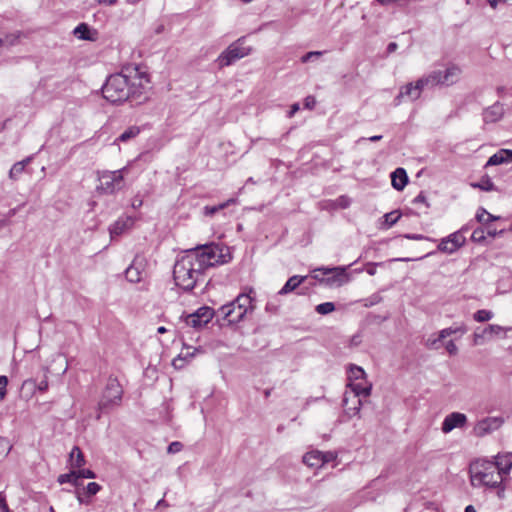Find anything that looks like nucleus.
<instances>
[{
	"label": "nucleus",
	"instance_id": "f257e3e1",
	"mask_svg": "<svg viewBox=\"0 0 512 512\" xmlns=\"http://www.w3.org/2000/svg\"><path fill=\"white\" fill-rule=\"evenodd\" d=\"M148 83L149 75L146 71L138 65H127L106 79L102 94L113 104L129 102L131 105H140L148 99Z\"/></svg>",
	"mask_w": 512,
	"mask_h": 512
},
{
	"label": "nucleus",
	"instance_id": "f03ea898",
	"mask_svg": "<svg viewBox=\"0 0 512 512\" xmlns=\"http://www.w3.org/2000/svg\"><path fill=\"white\" fill-rule=\"evenodd\" d=\"M198 262L194 251H186V254L177 259L173 267L175 284L182 290L189 292L197 286L205 283L206 272Z\"/></svg>",
	"mask_w": 512,
	"mask_h": 512
},
{
	"label": "nucleus",
	"instance_id": "7ed1b4c3",
	"mask_svg": "<svg viewBox=\"0 0 512 512\" xmlns=\"http://www.w3.org/2000/svg\"><path fill=\"white\" fill-rule=\"evenodd\" d=\"M471 482L473 485L487 486L491 488H499L497 494L500 498L504 496L505 488L501 486L503 476L498 471L497 466L492 462H484L475 464L470 467Z\"/></svg>",
	"mask_w": 512,
	"mask_h": 512
},
{
	"label": "nucleus",
	"instance_id": "20e7f679",
	"mask_svg": "<svg viewBox=\"0 0 512 512\" xmlns=\"http://www.w3.org/2000/svg\"><path fill=\"white\" fill-rule=\"evenodd\" d=\"M189 251L195 252L197 260L202 264L201 266L205 272L211 267L228 262L226 255L222 253V249L214 243L205 244Z\"/></svg>",
	"mask_w": 512,
	"mask_h": 512
},
{
	"label": "nucleus",
	"instance_id": "39448f33",
	"mask_svg": "<svg viewBox=\"0 0 512 512\" xmlns=\"http://www.w3.org/2000/svg\"><path fill=\"white\" fill-rule=\"evenodd\" d=\"M246 38L240 37L231 43L216 59L219 68H224L234 64L236 61L248 56L252 52V47L246 46Z\"/></svg>",
	"mask_w": 512,
	"mask_h": 512
},
{
	"label": "nucleus",
	"instance_id": "423d86ee",
	"mask_svg": "<svg viewBox=\"0 0 512 512\" xmlns=\"http://www.w3.org/2000/svg\"><path fill=\"white\" fill-rule=\"evenodd\" d=\"M126 168L116 171H105L99 176L97 191L103 194H113L123 187V171Z\"/></svg>",
	"mask_w": 512,
	"mask_h": 512
},
{
	"label": "nucleus",
	"instance_id": "0eeeda50",
	"mask_svg": "<svg viewBox=\"0 0 512 512\" xmlns=\"http://www.w3.org/2000/svg\"><path fill=\"white\" fill-rule=\"evenodd\" d=\"M123 389L116 378H109L99 402V408L105 410L121 403Z\"/></svg>",
	"mask_w": 512,
	"mask_h": 512
},
{
	"label": "nucleus",
	"instance_id": "6e6552de",
	"mask_svg": "<svg viewBox=\"0 0 512 512\" xmlns=\"http://www.w3.org/2000/svg\"><path fill=\"white\" fill-rule=\"evenodd\" d=\"M430 86L427 76L418 79L415 83H408L400 88L399 94L395 97V105H399L403 98L411 101L417 100L425 87Z\"/></svg>",
	"mask_w": 512,
	"mask_h": 512
},
{
	"label": "nucleus",
	"instance_id": "1a4fd4ad",
	"mask_svg": "<svg viewBox=\"0 0 512 512\" xmlns=\"http://www.w3.org/2000/svg\"><path fill=\"white\" fill-rule=\"evenodd\" d=\"M461 70L459 67L452 65L447 67L444 71H433L429 75H427L430 87L436 85H452L458 81Z\"/></svg>",
	"mask_w": 512,
	"mask_h": 512
},
{
	"label": "nucleus",
	"instance_id": "9d476101",
	"mask_svg": "<svg viewBox=\"0 0 512 512\" xmlns=\"http://www.w3.org/2000/svg\"><path fill=\"white\" fill-rule=\"evenodd\" d=\"M349 387L351 388V390L354 393L353 394V400L355 402V406L354 407H347V404H348V398L347 397H345L343 399V405L346 407L347 414L350 417H352V416L357 415L359 413V411H360V407L362 405V401L359 398V396H364V397L369 396L370 392H371V386H364L361 383H353V382H351L349 384Z\"/></svg>",
	"mask_w": 512,
	"mask_h": 512
},
{
	"label": "nucleus",
	"instance_id": "9b49d317",
	"mask_svg": "<svg viewBox=\"0 0 512 512\" xmlns=\"http://www.w3.org/2000/svg\"><path fill=\"white\" fill-rule=\"evenodd\" d=\"M214 315V309L208 306H202L194 313L187 315L185 322L188 326L198 329L209 323Z\"/></svg>",
	"mask_w": 512,
	"mask_h": 512
},
{
	"label": "nucleus",
	"instance_id": "f8f14e48",
	"mask_svg": "<svg viewBox=\"0 0 512 512\" xmlns=\"http://www.w3.org/2000/svg\"><path fill=\"white\" fill-rule=\"evenodd\" d=\"M466 238L462 235L461 231H456L445 238H442L437 246V249L446 254H453L459 248L464 246Z\"/></svg>",
	"mask_w": 512,
	"mask_h": 512
},
{
	"label": "nucleus",
	"instance_id": "ddd939ff",
	"mask_svg": "<svg viewBox=\"0 0 512 512\" xmlns=\"http://www.w3.org/2000/svg\"><path fill=\"white\" fill-rule=\"evenodd\" d=\"M146 265V258L143 255L137 254L125 270L126 279L131 283H139L142 280Z\"/></svg>",
	"mask_w": 512,
	"mask_h": 512
},
{
	"label": "nucleus",
	"instance_id": "4468645a",
	"mask_svg": "<svg viewBox=\"0 0 512 512\" xmlns=\"http://www.w3.org/2000/svg\"><path fill=\"white\" fill-rule=\"evenodd\" d=\"M503 423L502 417H486L475 424L473 431L477 437H483L498 430Z\"/></svg>",
	"mask_w": 512,
	"mask_h": 512
},
{
	"label": "nucleus",
	"instance_id": "2eb2a0df",
	"mask_svg": "<svg viewBox=\"0 0 512 512\" xmlns=\"http://www.w3.org/2000/svg\"><path fill=\"white\" fill-rule=\"evenodd\" d=\"M218 313L230 324L239 323L247 315L246 309L238 307L234 301L221 306Z\"/></svg>",
	"mask_w": 512,
	"mask_h": 512
},
{
	"label": "nucleus",
	"instance_id": "dca6fc26",
	"mask_svg": "<svg viewBox=\"0 0 512 512\" xmlns=\"http://www.w3.org/2000/svg\"><path fill=\"white\" fill-rule=\"evenodd\" d=\"M467 422L465 414L460 412H452L448 414L442 422V431L449 433L455 428L463 427Z\"/></svg>",
	"mask_w": 512,
	"mask_h": 512
},
{
	"label": "nucleus",
	"instance_id": "f3484780",
	"mask_svg": "<svg viewBox=\"0 0 512 512\" xmlns=\"http://www.w3.org/2000/svg\"><path fill=\"white\" fill-rule=\"evenodd\" d=\"M503 116L504 107L503 104L498 101L485 108L482 112L483 121L486 124L498 122L503 118Z\"/></svg>",
	"mask_w": 512,
	"mask_h": 512
},
{
	"label": "nucleus",
	"instance_id": "a211bd4d",
	"mask_svg": "<svg viewBox=\"0 0 512 512\" xmlns=\"http://www.w3.org/2000/svg\"><path fill=\"white\" fill-rule=\"evenodd\" d=\"M328 462L329 459H325L324 453L318 450L307 452L303 456V463L309 467H321L323 464Z\"/></svg>",
	"mask_w": 512,
	"mask_h": 512
},
{
	"label": "nucleus",
	"instance_id": "6ab92c4d",
	"mask_svg": "<svg viewBox=\"0 0 512 512\" xmlns=\"http://www.w3.org/2000/svg\"><path fill=\"white\" fill-rule=\"evenodd\" d=\"M348 267H334V268H318V271H322L324 274H329L334 272L335 275L328 279L329 282H337L339 285L343 283H347L349 281V276L346 273Z\"/></svg>",
	"mask_w": 512,
	"mask_h": 512
},
{
	"label": "nucleus",
	"instance_id": "aec40b11",
	"mask_svg": "<svg viewBox=\"0 0 512 512\" xmlns=\"http://www.w3.org/2000/svg\"><path fill=\"white\" fill-rule=\"evenodd\" d=\"M503 163H512V150L500 149L489 157L486 166L500 165Z\"/></svg>",
	"mask_w": 512,
	"mask_h": 512
},
{
	"label": "nucleus",
	"instance_id": "412c9836",
	"mask_svg": "<svg viewBox=\"0 0 512 512\" xmlns=\"http://www.w3.org/2000/svg\"><path fill=\"white\" fill-rule=\"evenodd\" d=\"M408 175L404 168H397L391 174V182L394 189L401 191L408 183Z\"/></svg>",
	"mask_w": 512,
	"mask_h": 512
},
{
	"label": "nucleus",
	"instance_id": "4be33fe9",
	"mask_svg": "<svg viewBox=\"0 0 512 512\" xmlns=\"http://www.w3.org/2000/svg\"><path fill=\"white\" fill-rule=\"evenodd\" d=\"M497 466L498 471L501 472V475L504 477L508 475L512 468V453H506L504 455H498L496 457V462L493 463Z\"/></svg>",
	"mask_w": 512,
	"mask_h": 512
},
{
	"label": "nucleus",
	"instance_id": "5701e85b",
	"mask_svg": "<svg viewBox=\"0 0 512 512\" xmlns=\"http://www.w3.org/2000/svg\"><path fill=\"white\" fill-rule=\"evenodd\" d=\"M307 276H299L294 275L291 276L284 286L279 290L278 295H286L288 293L293 292L296 288H298L305 280Z\"/></svg>",
	"mask_w": 512,
	"mask_h": 512
},
{
	"label": "nucleus",
	"instance_id": "b1692460",
	"mask_svg": "<svg viewBox=\"0 0 512 512\" xmlns=\"http://www.w3.org/2000/svg\"><path fill=\"white\" fill-rule=\"evenodd\" d=\"M251 293H254V290L252 288H249V292L246 293H240L233 301L235 304L242 308L246 309V312H252L254 309V306L252 304L253 298L251 297Z\"/></svg>",
	"mask_w": 512,
	"mask_h": 512
},
{
	"label": "nucleus",
	"instance_id": "393cba45",
	"mask_svg": "<svg viewBox=\"0 0 512 512\" xmlns=\"http://www.w3.org/2000/svg\"><path fill=\"white\" fill-rule=\"evenodd\" d=\"M73 34L78 39L94 41L96 40L95 35L97 32L95 30L92 31L87 23H80L77 27H75Z\"/></svg>",
	"mask_w": 512,
	"mask_h": 512
},
{
	"label": "nucleus",
	"instance_id": "a878e982",
	"mask_svg": "<svg viewBox=\"0 0 512 512\" xmlns=\"http://www.w3.org/2000/svg\"><path fill=\"white\" fill-rule=\"evenodd\" d=\"M70 463L75 470L85 465V457L83 452L78 446H74L69 455Z\"/></svg>",
	"mask_w": 512,
	"mask_h": 512
},
{
	"label": "nucleus",
	"instance_id": "bb28decb",
	"mask_svg": "<svg viewBox=\"0 0 512 512\" xmlns=\"http://www.w3.org/2000/svg\"><path fill=\"white\" fill-rule=\"evenodd\" d=\"M237 202L236 198H230L227 201L220 203L218 205L213 206H204L203 207V214L208 217L214 216L217 212L224 210L225 208L229 207L232 204H235Z\"/></svg>",
	"mask_w": 512,
	"mask_h": 512
},
{
	"label": "nucleus",
	"instance_id": "cd10ccee",
	"mask_svg": "<svg viewBox=\"0 0 512 512\" xmlns=\"http://www.w3.org/2000/svg\"><path fill=\"white\" fill-rule=\"evenodd\" d=\"M141 130L142 128L140 126H130L116 138L115 142L126 143L131 139L136 138L140 134Z\"/></svg>",
	"mask_w": 512,
	"mask_h": 512
},
{
	"label": "nucleus",
	"instance_id": "c85d7f7f",
	"mask_svg": "<svg viewBox=\"0 0 512 512\" xmlns=\"http://www.w3.org/2000/svg\"><path fill=\"white\" fill-rule=\"evenodd\" d=\"M131 223L130 218H127L126 220H117L109 228L111 237L114 238L116 236H120L129 227V225H131Z\"/></svg>",
	"mask_w": 512,
	"mask_h": 512
},
{
	"label": "nucleus",
	"instance_id": "c756f323",
	"mask_svg": "<svg viewBox=\"0 0 512 512\" xmlns=\"http://www.w3.org/2000/svg\"><path fill=\"white\" fill-rule=\"evenodd\" d=\"M57 481L60 484L71 483L76 487V489L82 485V482L77 476L76 470H71L69 473L59 475Z\"/></svg>",
	"mask_w": 512,
	"mask_h": 512
},
{
	"label": "nucleus",
	"instance_id": "7c9ffc66",
	"mask_svg": "<svg viewBox=\"0 0 512 512\" xmlns=\"http://www.w3.org/2000/svg\"><path fill=\"white\" fill-rule=\"evenodd\" d=\"M471 186L473 188H477V189H480L482 191H487V192L496 190L494 183L487 175L483 176L480 179V181L471 183Z\"/></svg>",
	"mask_w": 512,
	"mask_h": 512
},
{
	"label": "nucleus",
	"instance_id": "2f4dec72",
	"mask_svg": "<svg viewBox=\"0 0 512 512\" xmlns=\"http://www.w3.org/2000/svg\"><path fill=\"white\" fill-rule=\"evenodd\" d=\"M31 157H27L26 159L16 162L9 171V176L11 179H17L20 174L24 171L26 165L31 161Z\"/></svg>",
	"mask_w": 512,
	"mask_h": 512
},
{
	"label": "nucleus",
	"instance_id": "473e14b6",
	"mask_svg": "<svg viewBox=\"0 0 512 512\" xmlns=\"http://www.w3.org/2000/svg\"><path fill=\"white\" fill-rule=\"evenodd\" d=\"M466 332H467V328L464 324H462L460 326H456V327H448V328L442 329L440 331V339H445L448 336L455 334V333L464 334Z\"/></svg>",
	"mask_w": 512,
	"mask_h": 512
},
{
	"label": "nucleus",
	"instance_id": "72a5a7b5",
	"mask_svg": "<svg viewBox=\"0 0 512 512\" xmlns=\"http://www.w3.org/2000/svg\"><path fill=\"white\" fill-rule=\"evenodd\" d=\"M494 314L490 310L481 309L473 314V319L477 322H486L493 318Z\"/></svg>",
	"mask_w": 512,
	"mask_h": 512
},
{
	"label": "nucleus",
	"instance_id": "f704fd0d",
	"mask_svg": "<svg viewBox=\"0 0 512 512\" xmlns=\"http://www.w3.org/2000/svg\"><path fill=\"white\" fill-rule=\"evenodd\" d=\"M315 310L318 314L326 315L335 310V304L333 302H324V303L318 304L315 307Z\"/></svg>",
	"mask_w": 512,
	"mask_h": 512
},
{
	"label": "nucleus",
	"instance_id": "c9c22d12",
	"mask_svg": "<svg viewBox=\"0 0 512 512\" xmlns=\"http://www.w3.org/2000/svg\"><path fill=\"white\" fill-rule=\"evenodd\" d=\"M365 375V371L363 368L357 365H350L349 368V379L350 380H359L362 379Z\"/></svg>",
	"mask_w": 512,
	"mask_h": 512
},
{
	"label": "nucleus",
	"instance_id": "e433bc0d",
	"mask_svg": "<svg viewBox=\"0 0 512 512\" xmlns=\"http://www.w3.org/2000/svg\"><path fill=\"white\" fill-rule=\"evenodd\" d=\"M486 237H485V230L482 227H478L473 230L471 235V240L475 243H484Z\"/></svg>",
	"mask_w": 512,
	"mask_h": 512
},
{
	"label": "nucleus",
	"instance_id": "4c0bfd02",
	"mask_svg": "<svg viewBox=\"0 0 512 512\" xmlns=\"http://www.w3.org/2000/svg\"><path fill=\"white\" fill-rule=\"evenodd\" d=\"M82 490L87 494V497H93L101 490V486L96 482H90Z\"/></svg>",
	"mask_w": 512,
	"mask_h": 512
},
{
	"label": "nucleus",
	"instance_id": "58836bf2",
	"mask_svg": "<svg viewBox=\"0 0 512 512\" xmlns=\"http://www.w3.org/2000/svg\"><path fill=\"white\" fill-rule=\"evenodd\" d=\"M75 496L80 504H91V497H87V494L83 490L79 488L75 489Z\"/></svg>",
	"mask_w": 512,
	"mask_h": 512
},
{
	"label": "nucleus",
	"instance_id": "ea45409f",
	"mask_svg": "<svg viewBox=\"0 0 512 512\" xmlns=\"http://www.w3.org/2000/svg\"><path fill=\"white\" fill-rule=\"evenodd\" d=\"M76 473H77V476L79 478V480H81L82 478H87V479H94L96 478V474L94 471L90 470V469H84V468H79L76 470Z\"/></svg>",
	"mask_w": 512,
	"mask_h": 512
},
{
	"label": "nucleus",
	"instance_id": "a19ab883",
	"mask_svg": "<svg viewBox=\"0 0 512 512\" xmlns=\"http://www.w3.org/2000/svg\"><path fill=\"white\" fill-rule=\"evenodd\" d=\"M400 216L401 215L396 214V212L386 213L384 215V218H385V223L387 224V227L393 226L400 219Z\"/></svg>",
	"mask_w": 512,
	"mask_h": 512
},
{
	"label": "nucleus",
	"instance_id": "79ce46f5",
	"mask_svg": "<svg viewBox=\"0 0 512 512\" xmlns=\"http://www.w3.org/2000/svg\"><path fill=\"white\" fill-rule=\"evenodd\" d=\"M487 214L488 212L483 207L478 208L475 215L476 221L483 225H487Z\"/></svg>",
	"mask_w": 512,
	"mask_h": 512
},
{
	"label": "nucleus",
	"instance_id": "37998d69",
	"mask_svg": "<svg viewBox=\"0 0 512 512\" xmlns=\"http://www.w3.org/2000/svg\"><path fill=\"white\" fill-rule=\"evenodd\" d=\"M8 378L7 376H0V401L4 400L7 393Z\"/></svg>",
	"mask_w": 512,
	"mask_h": 512
},
{
	"label": "nucleus",
	"instance_id": "c03bdc74",
	"mask_svg": "<svg viewBox=\"0 0 512 512\" xmlns=\"http://www.w3.org/2000/svg\"><path fill=\"white\" fill-rule=\"evenodd\" d=\"M11 447L5 438L0 437V457L4 458L8 455Z\"/></svg>",
	"mask_w": 512,
	"mask_h": 512
},
{
	"label": "nucleus",
	"instance_id": "a18cd8bd",
	"mask_svg": "<svg viewBox=\"0 0 512 512\" xmlns=\"http://www.w3.org/2000/svg\"><path fill=\"white\" fill-rule=\"evenodd\" d=\"M323 54L322 51H310L301 57L302 63H307L313 58H318Z\"/></svg>",
	"mask_w": 512,
	"mask_h": 512
},
{
	"label": "nucleus",
	"instance_id": "49530a36",
	"mask_svg": "<svg viewBox=\"0 0 512 512\" xmlns=\"http://www.w3.org/2000/svg\"><path fill=\"white\" fill-rule=\"evenodd\" d=\"M503 331V327L496 325V324H490L488 325L484 330L483 333H490V334H499Z\"/></svg>",
	"mask_w": 512,
	"mask_h": 512
},
{
	"label": "nucleus",
	"instance_id": "de8ad7c7",
	"mask_svg": "<svg viewBox=\"0 0 512 512\" xmlns=\"http://www.w3.org/2000/svg\"><path fill=\"white\" fill-rule=\"evenodd\" d=\"M182 448H183V444L181 442L174 441L169 444L167 451H168V453L174 454V453L180 452L182 450Z\"/></svg>",
	"mask_w": 512,
	"mask_h": 512
},
{
	"label": "nucleus",
	"instance_id": "09e8293b",
	"mask_svg": "<svg viewBox=\"0 0 512 512\" xmlns=\"http://www.w3.org/2000/svg\"><path fill=\"white\" fill-rule=\"evenodd\" d=\"M443 339H440V334L438 335V337L436 339H431L429 338L427 340V343H426V346L430 349H438L440 347V342L442 341Z\"/></svg>",
	"mask_w": 512,
	"mask_h": 512
},
{
	"label": "nucleus",
	"instance_id": "8fccbe9b",
	"mask_svg": "<svg viewBox=\"0 0 512 512\" xmlns=\"http://www.w3.org/2000/svg\"><path fill=\"white\" fill-rule=\"evenodd\" d=\"M445 348L450 355H456L458 353V347L453 340L448 341Z\"/></svg>",
	"mask_w": 512,
	"mask_h": 512
},
{
	"label": "nucleus",
	"instance_id": "3c124183",
	"mask_svg": "<svg viewBox=\"0 0 512 512\" xmlns=\"http://www.w3.org/2000/svg\"><path fill=\"white\" fill-rule=\"evenodd\" d=\"M316 105V100L313 96H307L304 99V107L307 109H313Z\"/></svg>",
	"mask_w": 512,
	"mask_h": 512
},
{
	"label": "nucleus",
	"instance_id": "603ef678",
	"mask_svg": "<svg viewBox=\"0 0 512 512\" xmlns=\"http://www.w3.org/2000/svg\"><path fill=\"white\" fill-rule=\"evenodd\" d=\"M413 204L424 203L428 207L427 198L423 192H420L412 201Z\"/></svg>",
	"mask_w": 512,
	"mask_h": 512
},
{
	"label": "nucleus",
	"instance_id": "864d4df0",
	"mask_svg": "<svg viewBox=\"0 0 512 512\" xmlns=\"http://www.w3.org/2000/svg\"><path fill=\"white\" fill-rule=\"evenodd\" d=\"M337 202L341 208H347L350 205V199L346 196H340Z\"/></svg>",
	"mask_w": 512,
	"mask_h": 512
},
{
	"label": "nucleus",
	"instance_id": "5fc2aeb1",
	"mask_svg": "<svg viewBox=\"0 0 512 512\" xmlns=\"http://www.w3.org/2000/svg\"><path fill=\"white\" fill-rule=\"evenodd\" d=\"M185 359L186 357H182L181 355H179L177 358L173 360L172 364L175 368L180 369L183 367Z\"/></svg>",
	"mask_w": 512,
	"mask_h": 512
},
{
	"label": "nucleus",
	"instance_id": "6e6d98bb",
	"mask_svg": "<svg viewBox=\"0 0 512 512\" xmlns=\"http://www.w3.org/2000/svg\"><path fill=\"white\" fill-rule=\"evenodd\" d=\"M142 204H143V200H142V198H141L139 195H136V196L132 199V203H131V205H132V207H133L134 209H138V208H140V207L142 206Z\"/></svg>",
	"mask_w": 512,
	"mask_h": 512
},
{
	"label": "nucleus",
	"instance_id": "4d7b16f0",
	"mask_svg": "<svg viewBox=\"0 0 512 512\" xmlns=\"http://www.w3.org/2000/svg\"><path fill=\"white\" fill-rule=\"evenodd\" d=\"M265 310H266L267 312L277 313V311H278V305H277V304H274L272 301H269V302L266 304Z\"/></svg>",
	"mask_w": 512,
	"mask_h": 512
},
{
	"label": "nucleus",
	"instance_id": "13d9d810",
	"mask_svg": "<svg viewBox=\"0 0 512 512\" xmlns=\"http://www.w3.org/2000/svg\"><path fill=\"white\" fill-rule=\"evenodd\" d=\"M503 232H504L503 230L497 231V229H495V228H491L490 226L487 227V235L492 238H495L497 235H500Z\"/></svg>",
	"mask_w": 512,
	"mask_h": 512
},
{
	"label": "nucleus",
	"instance_id": "bf43d9fd",
	"mask_svg": "<svg viewBox=\"0 0 512 512\" xmlns=\"http://www.w3.org/2000/svg\"><path fill=\"white\" fill-rule=\"evenodd\" d=\"M37 388L41 392H45L48 389V380L46 377L39 382Z\"/></svg>",
	"mask_w": 512,
	"mask_h": 512
},
{
	"label": "nucleus",
	"instance_id": "052dcab7",
	"mask_svg": "<svg viewBox=\"0 0 512 512\" xmlns=\"http://www.w3.org/2000/svg\"><path fill=\"white\" fill-rule=\"evenodd\" d=\"M0 511L1 512H10V509L7 505L6 499L4 496L0 499Z\"/></svg>",
	"mask_w": 512,
	"mask_h": 512
},
{
	"label": "nucleus",
	"instance_id": "680f3d73",
	"mask_svg": "<svg viewBox=\"0 0 512 512\" xmlns=\"http://www.w3.org/2000/svg\"><path fill=\"white\" fill-rule=\"evenodd\" d=\"M361 343V336L359 334L353 335L350 339V346H358Z\"/></svg>",
	"mask_w": 512,
	"mask_h": 512
},
{
	"label": "nucleus",
	"instance_id": "e2e57ef3",
	"mask_svg": "<svg viewBox=\"0 0 512 512\" xmlns=\"http://www.w3.org/2000/svg\"><path fill=\"white\" fill-rule=\"evenodd\" d=\"M377 265H378L377 263H368V267L366 269L367 273L371 276L375 275Z\"/></svg>",
	"mask_w": 512,
	"mask_h": 512
},
{
	"label": "nucleus",
	"instance_id": "0e129e2a",
	"mask_svg": "<svg viewBox=\"0 0 512 512\" xmlns=\"http://www.w3.org/2000/svg\"><path fill=\"white\" fill-rule=\"evenodd\" d=\"M404 238L411 239V240H423L425 239V236L421 234H405L403 236Z\"/></svg>",
	"mask_w": 512,
	"mask_h": 512
},
{
	"label": "nucleus",
	"instance_id": "69168bd1",
	"mask_svg": "<svg viewBox=\"0 0 512 512\" xmlns=\"http://www.w3.org/2000/svg\"><path fill=\"white\" fill-rule=\"evenodd\" d=\"M299 104L298 103H294L291 108H290V111L288 112V117H293L294 114L299 110Z\"/></svg>",
	"mask_w": 512,
	"mask_h": 512
},
{
	"label": "nucleus",
	"instance_id": "338daca9",
	"mask_svg": "<svg viewBox=\"0 0 512 512\" xmlns=\"http://www.w3.org/2000/svg\"><path fill=\"white\" fill-rule=\"evenodd\" d=\"M485 334H486V333H483V332H482V333H477V332H475V333H474V344H475V345H479V344H481L480 339H482V338L484 337V335H485Z\"/></svg>",
	"mask_w": 512,
	"mask_h": 512
},
{
	"label": "nucleus",
	"instance_id": "774afa93",
	"mask_svg": "<svg viewBox=\"0 0 512 512\" xmlns=\"http://www.w3.org/2000/svg\"><path fill=\"white\" fill-rule=\"evenodd\" d=\"M398 45L395 42H390L387 46V53L391 54L396 51Z\"/></svg>",
	"mask_w": 512,
	"mask_h": 512
}]
</instances>
